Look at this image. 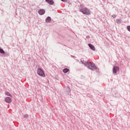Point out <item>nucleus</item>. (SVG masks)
Masks as SVG:
<instances>
[{"instance_id":"obj_1","label":"nucleus","mask_w":130,"mask_h":130,"mask_svg":"<svg viewBox=\"0 0 130 130\" xmlns=\"http://www.w3.org/2000/svg\"><path fill=\"white\" fill-rule=\"evenodd\" d=\"M81 62L82 64H84L85 67H87V68L91 71H99V69L97 68L95 65V63L93 62H88L87 61L83 62V60H82V59H81Z\"/></svg>"},{"instance_id":"obj_2","label":"nucleus","mask_w":130,"mask_h":130,"mask_svg":"<svg viewBox=\"0 0 130 130\" xmlns=\"http://www.w3.org/2000/svg\"><path fill=\"white\" fill-rule=\"evenodd\" d=\"M79 12H81L83 15L89 16L91 15V11L87 8H83L80 9Z\"/></svg>"},{"instance_id":"obj_3","label":"nucleus","mask_w":130,"mask_h":130,"mask_svg":"<svg viewBox=\"0 0 130 130\" xmlns=\"http://www.w3.org/2000/svg\"><path fill=\"white\" fill-rule=\"evenodd\" d=\"M37 73L40 77H45V74H44V71H43V70H42L40 68L38 69Z\"/></svg>"},{"instance_id":"obj_4","label":"nucleus","mask_w":130,"mask_h":130,"mask_svg":"<svg viewBox=\"0 0 130 130\" xmlns=\"http://www.w3.org/2000/svg\"><path fill=\"white\" fill-rule=\"evenodd\" d=\"M38 14L42 16V15H44L45 14V10L43 9H41L38 10Z\"/></svg>"},{"instance_id":"obj_5","label":"nucleus","mask_w":130,"mask_h":130,"mask_svg":"<svg viewBox=\"0 0 130 130\" xmlns=\"http://www.w3.org/2000/svg\"><path fill=\"white\" fill-rule=\"evenodd\" d=\"M118 71H119V67H118L117 66H114L113 69V74H116V73H117Z\"/></svg>"},{"instance_id":"obj_6","label":"nucleus","mask_w":130,"mask_h":130,"mask_svg":"<svg viewBox=\"0 0 130 130\" xmlns=\"http://www.w3.org/2000/svg\"><path fill=\"white\" fill-rule=\"evenodd\" d=\"M5 101L7 103H11V102H12V99L10 97H6L5 99Z\"/></svg>"},{"instance_id":"obj_7","label":"nucleus","mask_w":130,"mask_h":130,"mask_svg":"<svg viewBox=\"0 0 130 130\" xmlns=\"http://www.w3.org/2000/svg\"><path fill=\"white\" fill-rule=\"evenodd\" d=\"M45 22L47 24H48V23H50V22H51V17H50V16H48L45 19Z\"/></svg>"},{"instance_id":"obj_8","label":"nucleus","mask_w":130,"mask_h":130,"mask_svg":"<svg viewBox=\"0 0 130 130\" xmlns=\"http://www.w3.org/2000/svg\"><path fill=\"white\" fill-rule=\"evenodd\" d=\"M88 46L89 48L91 49V50H93V51H95V50H96V49L95 48L94 45H92L91 44H88Z\"/></svg>"},{"instance_id":"obj_9","label":"nucleus","mask_w":130,"mask_h":130,"mask_svg":"<svg viewBox=\"0 0 130 130\" xmlns=\"http://www.w3.org/2000/svg\"><path fill=\"white\" fill-rule=\"evenodd\" d=\"M46 3L49 4V5H52L54 4L53 0H46Z\"/></svg>"},{"instance_id":"obj_10","label":"nucleus","mask_w":130,"mask_h":130,"mask_svg":"<svg viewBox=\"0 0 130 130\" xmlns=\"http://www.w3.org/2000/svg\"><path fill=\"white\" fill-rule=\"evenodd\" d=\"M5 95L7 96H9V97H13V95L9 91H6Z\"/></svg>"},{"instance_id":"obj_11","label":"nucleus","mask_w":130,"mask_h":130,"mask_svg":"<svg viewBox=\"0 0 130 130\" xmlns=\"http://www.w3.org/2000/svg\"><path fill=\"white\" fill-rule=\"evenodd\" d=\"M10 55V54H9V52H4V53H3V56L5 57H8Z\"/></svg>"},{"instance_id":"obj_12","label":"nucleus","mask_w":130,"mask_h":130,"mask_svg":"<svg viewBox=\"0 0 130 130\" xmlns=\"http://www.w3.org/2000/svg\"><path fill=\"white\" fill-rule=\"evenodd\" d=\"M69 70L68 68H65L63 70V72L64 74H67V73H68V72H69Z\"/></svg>"},{"instance_id":"obj_13","label":"nucleus","mask_w":130,"mask_h":130,"mask_svg":"<svg viewBox=\"0 0 130 130\" xmlns=\"http://www.w3.org/2000/svg\"><path fill=\"white\" fill-rule=\"evenodd\" d=\"M116 23H117V24H120V23H121V19H116Z\"/></svg>"},{"instance_id":"obj_14","label":"nucleus","mask_w":130,"mask_h":130,"mask_svg":"<svg viewBox=\"0 0 130 130\" xmlns=\"http://www.w3.org/2000/svg\"><path fill=\"white\" fill-rule=\"evenodd\" d=\"M0 53L2 54H4V53H5V51L2 48H0Z\"/></svg>"},{"instance_id":"obj_15","label":"nucleus","mask_w":130,"mask_h":130,"mask_svg":"<svg viewBox=\"0 0 130 130\" xmlns=\"http://www.w3.org/2000/svg\"><path fill=\"white\" fill-rule=\"evenodd\" d=\"M29 117V115H28V114H25L23 116V117L24 118H28V117Z\"/></svg>"},{"instance_id":"obj_16","label":"nucleus","mask_w":130,"mask_h":130,"mask_svg":"<svg viewBox=\"0 0 130 130\" xmlns=\"http://www.w3.org/2000/svg\"><path fill=\"white\" fill-rule=\"evenodd\" d=\"M127 29L128 30V31H129V32H130V25H128L127 26Z\"/></svg>"},{"instance_id":"obj_17","label":"nucleus","mask_w":130,"mask_h":130,"mask_svg":"<svg viewBox=\"0 0 130 130\" xmlns=\"http://www.w3.org/2000/svg\"><path fill=\"white\" fill-rule=\"evenodd\" d=\"M112 18H113L114 19H115V18H116V15L115 14H113V15H112Z\"/></svg>"},{"instance_id":"obj_18","label":"nucleus","mask_w":130,"mask_h":130,"mask_svg":"<svg viewBox=\"0 0 130 130\" xmlns=\"http://www.w3.org/2000/svg\"><path fill=\"white\" fill-rule=\"evenodd\" d=\"M68 92H71V89L70 88V87H68Z\"/></svg>"},{"instance_id":"obj_19","label":"nucleus","mask_w":130,"mask_h":130,"mask_svg":"<svg viewBox=\"0 0 130 130\" xmlns=\"http://www.w3.org/2000/svg\"><path fill=\"white\" fill-rule=\"evenodd\" d=\"M71 57H73L74 58H76V57H75V56L71 55Z\"/></svg>"},{"instance_id":"obj_20","label":"nucleus","mask_w":130,"mask_h":130,"mask_svg":"<svg viewBox=\"0 0 130 130\" xmlns=\"http://www.w3.org/2000/svg\"><path fill=\"white\" fill-rule=\"evenodd\" d=\"M61 2H63L64 3L65 2H67V0H61Z\"/></svg>"}]
</instances>
